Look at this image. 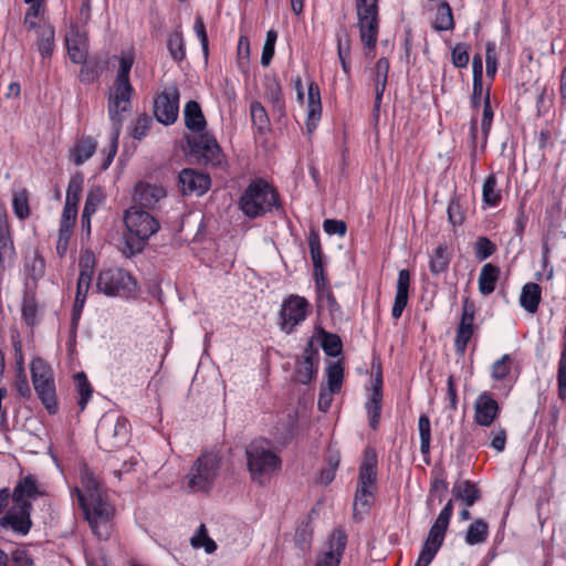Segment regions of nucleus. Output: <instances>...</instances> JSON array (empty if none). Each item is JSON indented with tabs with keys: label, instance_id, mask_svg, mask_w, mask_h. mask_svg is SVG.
<instances>
[{
	"label": "nucleus",
	"instance_id": "61",
	"mask_svg": "<svg viewBox=\"0 0 566 566\" xmlns=\"http://www.w3.org/2000/svg\"><path fill=\"white\" fill-rule=\"evenodd\" d=\"M94 264H95V259H94V254L91 251H85L84 253H82L80 256V262H78V266H80L78 277L92 281Z\"/></svg>",
	"mask_w": 566,
	"mask_h": 566
},
{
	"label": "nucleus",
	"instance_id": "60",
	"mask_svg": "<svg viewBox=\"0 0 566 566\" xmlns=\"http://www.w3.org/2000/svg\"><path fill=\"white\" fill-rule=\"evenodd\" d=\"M447 213L448 220L453 227L461 226L463 223L464 214L461 209L459 198L457 196H453L450 199Z\"/></svg>",
	"mask_w": 566,
	"mask_h": 566
},
{
	"label": "nucleus",
	"instance_id": "47",
	"mask_svg": "<svg viewBox=\"0 0 566 566\" xmlns=\"http://www.w3.org/2000/svg\"><path fill=\"white\" fill-rule=\"evenodd\" d=\"M105 195L101 187H94L90 189L86 195L84 208L82 213H86V216H93L97 208L104 202Z\"/></svg>",
	"mask_w": 566,
	"mask_h": 566
},
{
	"label": "nucleus",
	"instance_id": "35",
	"mask_svg": "<svg viewBox=\"0 0 566 566\" xmlns=\"http://www.w3.org/2000/svg\"><path fill=\"white\" fill-rule=\"evenodd\" d=\"M433 28L437 31H451L454 29L453 12L450 4L446 0H441L437 4Z\"/></svg>",
	"mask_w": 566,
	"mask_h": 566
},
{
	"label": "nucleus",
	"instance_id": "39",
	"mask_svg": "<svg viewBox=\"0 0 566 566\" xmlns=\"http://www.w3.org/2000/svg\"><path fill=\"white\" fill-rule=\"evenodd\" d=\"M167 49L175 62L179 63L186 59V43L181 31L176 30L168 35Z\"/></svg>",
	"mask_w": 566,
	"mask_h": 566
},
{
	"label": "nucleus",
	"instance_id": "54",
	"mask_svg": "<svg viewBox=\"0 0 566 566\" xmlns=\"http://www.w3.org/2000/svg\"><path fill=\"white\" fill-rule=\"evenodd\" d=\"M277 40V32L274 30H269L266 32V39L263 45L262 55H261V64L263 66H269L275 52V43Z\"/></svg>",
	"mask_w": 566,
	"mask_h": 566
},
{
	"label": "nucleus",
	"instance_id": "64",
	"mask_svg": "<svg viewBox=\"0 0 566 566\" xmlns=\"http://www.w3.org/2000/svg\"><path fill=\"white\" fill-rule=\"evenodd\" d=\"M310 253L313 262V268L323 265V252L321 248L319 238L316 234H312L308 238Z\"/></svg>",
	"mask_w": 566,
	"mask_h": 566
},
{
	"label": "nucleus",
	"instance_id": "18",
	"mask_svg": "<svg viewBox=\"0 0 566 566\" xmlns=\"http://www.w3.org/2000/svg\"><path fill=\"white\" fill-rule=\"evenodd\" d=\"M178 178H179L180 190L186 196H189L192 193H195L197 196H201L208 191V189L210 188V185H211L209 175L198 172V171H196L193 169H189V168L182 169L179 172Z\"/></svg>",
	"mask_w": 566,
	"mask_h": 566
},
{
	"label": "nucleus",
	"instance_id": "43",
	"mask_svg": "<svg viewBox=\"0 0 566 566\" xmlns=\"http://www.w3.org/2000/svg\"><path fill=\"white\" fill-rule=\"evenodd\" d=\"M369 426L375 430L378 428L380 421V415L382 409V396L376 391V394H371L369 399L365 405Z\"/></svg>",
	"mask_w": 566,
	"mask_h": 566
},
{
	"label": "nucleus",
	"instance_id": "11",
	"mask_svg": "<svg viewBox=\"0 0 566 566\" xmlns=\"http://www.w3.org/2000/svg\"><path fill=\"white\" fill-rule=\"evenodd\" d=\"M188 145L191 154L205 165L222 168L226 164L224 154L214 136L209 133H202L198 136L188 138Z\"/></svg>",
	"mask_w": 566,
	"mask_h": 566
},
{
	"label": "nucleus",
	"instance_id": "16",
	"mask_svg": "<svg viewBox=\"0 0 566 566\" xmlns=\"http://www.w3.org/2000/svg\"><path fill=\"white\" fill-rule=\"evenodd\" d=\"M347 544L343 530H335L328 541V549L317 555L315 566H339Z\"/></svg>",
	"mask_w": 566,
	"mask_h": 566
},
{
	"label": "nucleus",
	"instance_id": "10",
	"mask_svg": "<svg viewBox=\"0 0 566 566\" xmlns=\"http://www.w3.org/2000/svg\"><path fill=\"white\" fill-rule=\"evenodd\" d=\"M360 40L367 49H375L379 29L377 0H356Z\"/></svg>",
	"mask_w": 566,
	"mask_h": 566
},
{
	"label": "nucleus",
	"instance_id": "53",
	"mask_svg": "<svg viewBox=\"0 0 566 566\" xmlns=\"http://www.w3.org/2000/svg\"><path fill=\"white\" fill-rule=\"evenodd\" d=\"M85 302L86 301H83V298L75 297L73 310H72L71 326H70V339H69L70 345H73L76 342L77 328H78V324H80V319L82 316V312H83Z\"/></svg>",
	"mask_w": 566,
	"mask_h": 566
},
{
	"label": "nucleus",
	"instance_id": "5",
	"mask_svg": "<svg viewBox=\"0 0 566 566\" xmlns=\"http://www.w3.org/2000/svg\"><path fill=\"white\" fill-rule=\"evenodd\" d=\"M220 462L217 453H201L186 475V488L190 492H209L218 476Z\"/></svg>",
	"mask_w": 566,
	"mask_h": 566
},
{
	"label": "nucleus",
	"instance_id": "36",
	"mask_svg": "<svg viewBox=\"0 0 566 566\" xmlns=\"http://www.w3.org/2000/svg\"><path fill=\"white\" fill-rule=\"evenodd\" d=\"M502 200L501 190L497 188V179L494 174L489 175L482 186V201L490 208H495Z\"/></svg>",
	"mask_w": 566,
	"mask_h": 566
},
{
	"label": "nucleus",
	"instance_id": "21",
	"mask_svg": "<svg viewBox=\"0 0 566 566\" xmlns=\"http://www.w3.org/2000/svg\"><path fill=\"white\" fill-rule=\"evenodd\" d=\"M317 357L318 350L314 348L312 342H310L304 349L302 359L296 363L294 376L298 382L307 385L312 381L317 373L315 368Z\"/></svg>",
	"mask_w": 566,
	"mask_h": 566
},
{
	"label": "nucleus",
	"instance_id": "37",
	"mask_svg": "<svg viewBox=\"0 0 566 566\" xmlns=\"http://www.w3.org/2000/svg\"><path fill=\"white\" fill-rule=\"evenodd\" d=\"M73 381L76 392L78 395L77 403L80 406V409L83 411L92 397L93 387L90 384L84 371L76 373L73 377Z\"/></svg>",
	"mask_w": 566,
	"mask_h": 566
},
{
	"label": "nucleus",
	"instance_id": "46",
	"mask_svg": "<svg viewBox=\"0 0 566 566\" xmlns=\"http://www.w3.org/2000/svg\"><path fill=\"white\" fill-rule=\"evenodd\" d=\"M250 113L253 125L260 133H264L269 129L270 119L268 113L260 102H253L250 105Z\"/></svg>",
	"mask_w": 566,
	"mask_h": 566
},
{
	"label": "nucleus",
	"instance_id": "19",
	"mask_svg": "<svg viewBox=\"0 0 566 566\" xmlns=\"http://www.w3.org/2000/svg\"><path fill=\"white\" fill-rule=\"evenodd\" d=\"M38 480L34 475L28 474L17 482L13 488L11 499L13 503L20 505H32V502L42 495Z\"/></svg>",
	"mask_w": 566,
	"mask_h": 566
},
{
	"label": "nucleus",
	"instance_id": "6",
	"mask_svg": "<svg viewBox=\"0 0 566 566\" xmlns=\"http://www.w3.org/2000/svg\"><path fill=\"white\" fill-rule=\"evenodd\" d=\"M34 390L50 415L57 412V398L52 367L43 358L35 357L30 364Z\"/></svg>",
	"mask_w": 566,
	"mask_h": 566
},
{
	"label": "nucleus",
	"instance_id": "22",
	"mask_svg": "<svg viewBox=\"0 0 566 566\" xmlns=\"http://www.w3.org/2000/svg\"><path fill=\"white\" fill-rule=\"evenodd\" d=\"M306 108V129L308 134H312L317 128L322 117L321 90L315 82L308 84Z\"/></svg>",
	"mask_w": 566,
	"mask_h": 566
},
{
	"label": "nucleus",
	"instance_id": "15",
	"mask_svg": "<svg viewBox=\"0 0 566 566\" xmlns=\"http://www.w3.org/2000/svg\"><path fill=\"white\" fill-rule=\"evenodd\" d=\"M32 510L33 505L13 503L0 518V526L6 530H11L18 535H27L32 527Z\"/></svg>",
	"mask_w": 566,
	"mask_h": 566
},
{
	"label": "nucleus",
	"instance_id": "26",
	"mask_svg": "<svg viewBox=\"0 0 566 566\" xmlns=\"http://www.w3.org/2000/svg\"><path fill=\"white\" fill-rule=\"evenodd\" d=\"M35 32L38 34L36 49L42 57V63L44 64L45 61L52 56L55 48L54 28L49 22L43 21L39 24Z\"/></svg>",
	"mask_w": 566,
	"mask_h": 566
},
{
	"label": "nucleus",
	"instance_id": "31",
	"mask_svg": "<svg viewBox=\"0 0 566 566\" xmlns=\"http://www.w3.org/2000/svg\"><path fill=\"white\" fill-rule=\"evenodd\" d=\"M542 300V289L537 283H526L520 295V305L530 314L538 310Z\"/></svg>",
	"mask_w": 566,
	"mask_h": 566
},
{
	"label": "nucleus",
	"instance_id": "20",
	"mask_svg": "<svg viewBox=\"0 0 566 566\" xmlns=\"http://www.w3.org/2000/svg\"><path fill=\"white\" fill-rule=\"evenodd\" d=\"M167 191L161 185L139 181L135 186L134 201L140 207L155 209L157 203L166 198Z\"/></svg>",
	"mask_w": 566,
	"mask_h": 566
},
{
	"label": "nucleus",
	"instance_id": "49",
	"mask_svg": "<svg viewBox=\"0 0 566 566\" xmlns=\"http://www.w3.org/2000/svg\"><path fill=\"white\" fill-rule=\"evenodd\" d=\"M441 546V543H436L433 541L431 542L430 538L426 537V541L422 545L421 552L415 566H429Z\"/></svg>",
	"mask_w": 566,
	"mask_h": 566
},
{
	"label": "nucleus",
	"instance_id": "12",
	"mask_svg": "<svg viewBox=\"0 0 566 566\" xmlns=\"http://www.w3.org/2000/svg\"><path fill=\"white\" fill-rule=\"evenodd\" d=\"M311 310L312 306L305 297L296 294L290 295L281 305V329L286 334H291L297 325L307 318Z\"/></svg>",
	"mask_w": 566,
	"mask_h": 566
},
{
	"label": "nucleus",
	"instance_id": "50",
	"mask_svg": "<svg viewBox=\"0 0 566 566\" xmlns=\"http://www.w3.org/2000/svg\"><path fill=\"white\" fill-rule=\"evenodd\" d=\"M82 190L83 177L80 175L72 177L66 189L65 205L77 207L81 199Z\"/></svg>",
	"mask_w": 566,
	"mask_h": 566
},
{
	"label": "nucleus",
	"instance_id": "42",
	"mask_svg": "<svg viewBox=\"0 0 566 566\" xmlns=\"http://www.w3.org/2000/svg\"><path fill=\"white\" fill-rule=\"evenodd\" d=\"M322 339V348L327 356L336 357L342 352V339L337 334L328 333L323 328L318 329Z\"/></svg>",
	"mask_w": 566,
	"mask_h": 566
},
{
	"label": "nucleus",
	"instance_id": "44",
	"mask_svg": "<svg viewBox=\"0 0 566 566\" xmlns=\"http://www.w3.org/2000/svg\"><path fill=\"white\" fill-rule=\"evenodd\" d=\"M418 431L420 437V452L422 455H427L430 452L431 443V423L427 415H420L418 419Z\"/></svg>",
	"mask_w": 566,
	"mask_h": 566
},
{
	"label": "nucleus",
	"instance_id": "38",
	"mask_svg": "<svg viewBox=\"0 0 566 566\" xmlns=\"http://www.w3.org/2000/svg\"><path fill=\"white\" fill-rule=\"evenodd\" d=\"M489 535V525L482 518L471 523L465 533V543L468 545H478L486 541Z\"/></svg>",
	"mask_w": 566,
	"mask_h": 566
},
{
	"label": "nucleus",
	"instance_id": "29",
	"mask_svg": "<svg viewBox=\"0 0 566 566\" xmlns=\"http://www.w3.org/2000/svg\"><path fill=\"white\" fill-rule=\"evenodd\" d=\"M74 492L78 502L81 497L88 500L91 495L96 497L104 494L99 481L86 469L81 474V488H75Z\"/></svg>",
	"mask_w": 566,
	"mask_h": 566
},
{
	"label": "nucleus",
	"instance_id": "32",
	"mask_svg": "<svg viewBox=\"0 0 566 566\" xmlns=\"http://www.w3.org/2000/svg\"><path fill=\"white\" fill-rule=\"evenodd\" d=\"M500 276L499 266L492 263H485L479 275V291L482 295H490L494 292L496 282Z\"/></svg>",
	"mask_w": 566,
	"mask_h": 566
},
{
	"label": "nucleus",
	"instance_id": "25",
	"mask_svg": "<svg viewBox=\"0 0 566 566\" xmlns=\"http://www.w3.org/2000/svg\"><path fill=\"white\" fill-rule=\"evenodd\" d=\"M453 515V501L449 500L443 509L440 511L438 517L429 530L427 535L428 538L432 542H439L443 544L446 533L448 531L450 520Z\"/></svg>",
	"mask_w": 566,
	"mask_h": 566
},
{
	"label": "nucleus",
	"instance_id": "51",
	"mask_svg": "<svg viewBox=\"0 0 566 566\" xmlns=\"http://www.w3.org/2000/svg\"><path fill=\"white\" fill-rule=\"evenodd\" d=\"M328 389L332 392L340 390L344 377V369L339 363L331 364L326 369Z\"/></svg>",
	"mask_w": 566,
	"mask_h": 566
},
{
	"label": "nucleus",
	"instance_id": "3",
	"mask_svg": "<svg viewBox=\"0 0 566 566\" xmlns=\"http://www.w3.org/2000/svg\"><path fill=\"white\" fill-rule=\"evenodd\" d=\"M247 465L253 482L264 485L281 469V458L269 440L252 441L245 448Z\"/></svg>",
	"mask_w": 566,
	"mask_h": 566
},
{
	"label": "nucleus",
	"instance_id": "14",
	"mask_svg": "<svg viewBox=\"0 0 566 566\" xmlns=\"http://www.w3.org/2000/svg\"><path fill=\"white\" fill-rule=\"evenodd\" d=\"M179 90L176 86L166 87L154 101V115L165 125H172L179 114Z\"/></svg>",
	"mask_w": 566,
	"mask_h": 566
},
{
	"label": "nucleus",
	"instance_id": "1",
	"mask_svg": "<svg viewBox=\"0 0 566 566\" xmlns=\"http://www.w3.org/2000/svg\"><path fill=\"white\" fill-rule=\"evenodd\" d=\"M119 67L117 70L114 87L109 93L107 111L113 125L111 135V147L104 167H108L117 153L118 138L126 115L132 108V95L134 87L129 80V74L134 65V55L132 52L122 53L118 57Z\"/></svg>",
	"mask_w": 566,
	"mask_h": 566
},
{
	"label": "nucleus",
	"instance_id": "41",
	"mask_svg": "<svg viewBox=\"0 0 566 566\" xmlns=\"http://www.w3.org/2000/svg\"><path fill=\"white\" fill-rule=\"evenodd\" d=\"M557 392L558 398L566 400V328L562 338V353L557 369Z\"/></svg>",
	"mask_w": 566,
	"mask_h": 566
},
{
	"label": "nucleus",
	"instance_id": "23",
	"mask_svg": "<svg viewBox=\"0 0 566 566\" xmlns=\"http://www.w3.org/2000/svg\"><path fill=\"white\" fill-rule=\"evenodd\" d=\"M390 63L387 57H380L371 71V81L375 91L374 111L379 112L382 96L388 83Z\"/></svg>",
	"mask_w": 566,
	"mask_h": 566
},
{
	"label": "nucleus",
	"instance_id": "9",
	"mask_svg": "<svg viewBox=\"0 0 566 566\" xmlns=\"http://www.w3.org/2000/svg\"><path fill=\"white\" fill-rule=\"evenodd\" d=\"M96 290L106 296L129 298L136 291V281L122 269H106L97 276Z\"/></svg>",
	"mask_w": 566,
	"mask_h": 566
},
{
	"label": "nucleus",
	"instance_id": "58",
	"mask_svg": "<svg viewBox=\"0 0 566 566\" xmlns=\"http://www.w3.org/2000/svg\"><path fill=\"white\" fill-rule=\"evenodd\" d=\"M265 92L268 97L273 102L279 109L283 108L282 90L279 81L275 77H269L265 82Z\"/></svg>",
	"mask_w": 566,
	"mask_h": 566
},
{
	"label": "nucleus",
	"instance_id": "62",
	"mask_svg": "<svg viewBox=\"0 0 566 566\" xmlns=\"http://www.w3.org/2000/svg\"><path fill=\"white\" fill-rule=\"evenodd\" d=\"M36 313L38 307L34 297L25 295L22 302V318L29 326L34 325Z\"/></svg>",
	"mask_w": 566,
	"mask_h": 566
},
{
	"label": "nucleus",
	"instance_id": "4",
	"mask_svg": "<svg viewBox=\"0 0 566 566\" xmlns=\"http://www.w3.org/2000/svg\"><path fill=\"white\" fill-rule=\"evenodd\" d=\"M377 454L367 449L359 465L358 482L354 499V517L367 514L374 503L377 491Z\"/></svg>",
	"mask_w": 566,
	"mask_h": 566
},
{
	"label": "nucleus",
	"instance_id": "27",
	"mask_svg": "<svg viewBox=\"0 0 566 566\" xmlns=\"http://www.w3.org/2000/svg\"><path fill=\"white\" fill-rule=\"evenodd\" d=\"M184 120L189 130L199 134L205 133L207 122L198 102L188 101L186 103L184 107Z\"/></svg>",
	"mask_w": 566,
	"mask_h": 566
},
{
	"label": "nucleus",
	"instance_id": "7",
	"mask_svg": "<svg viewBox=\"0 0 566 566\" xmlns=\"http://www.w3.org/2000/svg\"><path fill=\"white\" fill-rule=\"evenodd\" d=\"M96 441L99 448L111 452L126 444L129 438V423L124 417L105 413L96 427Z\"/></svg>",
	"mask_w": 566,
	"mask_h": 566
},
{
	"label": "nucleus",
	"instance_id": "63",
	"mask_svg": "<svg viewBox=\"0 0 566 566\" xmlns=\"http://www.w3.org/2000/svg\"><path fill=\"white\" fill-rule=\"evenodd\" d=\"M153 124V118L146 114L139 115L134 124L132 135L135 139L140 140L146 136Z\"/></svg>",
	"mask_w": 566,
	"mask_h": 566
},
{
	"label": "nucleus",
	"instance_id": "13",
	"mask_svg": "<svg viewBox=\"0 0 566 566\" xmlns=\"http://www.w3.org/2000/svg\"><path fill=\"white\" fill-rule=\"evenodd\" d=\"M124 222L129 233L139 241L145 242L159 230L158 220L139 207H130L126 210Z\"/></svg>",
	"mask_w": 566,
	"mask_h": 566
},
{
	"label": "nucleus",
	"instance_id": "56",
	"mask_svg": "<svg viewBox=\"0 0 566 566\" xmlns=\"http://www.w3.org/2000/svg\"><path fill=\"white\" fill-rule=\"evenodd\" d=\"M496 251V245L486 237L478 238L474 252L479 261H484Z\"/></svg>",
	"mask_w": 566,
	"mask_h": 566
},
{
	"label": "nucleus",
	"instance_id": "30",
	"mask_svg": "<svg viewBox=\"0 0 566 566\" xmlns=\"http://www.w3.org/2000/svg\"><path fill=\"white\" fill-rule=\"evenodd\" d=\"M451 492L454 499L461 501L468 507L472 506L481 497L480 490L469 480L457 481Z\"/></svg>",
	"mask_w": 566,
	"mask_h": 566
},
{
	"label": "nucleus",
	"instance_id": "57",
	"mask_svg": "<svg viewBox=\"0 0 566 566\" xmlns=\"http://www.w3.org/2000/svg\"><path fill=\"white\" fill-rule=\"evenodd\" d=\"M30 4L28 8L25 15H24V25L28 30H38L39 22L36 19L40 17L41 12L43 11L41 1H34V2H27Z\"/></svg>",
	"mask_w": 566,
	"mask_h": 566
},
{
	"label": "nucleus",
	"instance_id": "8",
	"mask_svg": "<svg viewBox=\"0 0 566 566\" xmlns=\"http://www.w3.org/2000/svg\"><path fill=\"white\" fill-rule=\"evenodd\" d=\"M78 504L84 512L92 532L98 539H107L111 534V521L114 514V507L106 500L105 495L103 494L96 497L91 496L88 500L81 497Z\"/></svg>",
	"mask_w": 566,
	"mask_h": 566
},
{
	"label": "nucleus",
	"instance_id": "34",
	"mask_svg": "<svg viewBox=\"0 0 566 566\" xmlns=\"http://www.w3.org/2000/svg\"><path fill=\"white\" fill-rule=\"evenodd\" d=\"M451 255L446 244H439L430 254L429 270L433 276H438L449 269Z\"/></svg>",
	"mask_w": 566,
	"mask_h": 566
},
{
	"label": "nucleus",
	"instance_id": "28",
	"mask_svg": "<svg viewBox=\"0 0 566 566\" xmlns=\"http://www.w3.org/2000/svg\"><path fill=\"white\" fill-rule=\"evenodd\" d=\"M97 143L91 136L80 137L71 150L73 163L81 166L86 163L96 151Z\"/></svg>",
	"mask_w": 566,
	"mask_h": 566
},
{
	"label": "nucleus",
	"instance_id": "2",
	"mask_svg": "<svg viewBox=\"0 0 566 566\" xmlns=\"http://www.w3.org/2000/svg\"><path fill=\"white\" fill-rule=\"evenodd\" d=\"M279 207V193L262 178L252 179L239 199L242 213L251 219L263 217Z\"/></svg>",
	"mask_w": 566,
	"mask_h": 566
},
{
	"label": "nucleus",
	"instance_id": "33",
	"mask_svg": "<svg viewBox=\"0 0 566 566\" xmlns=\"http://www.w3.org/2000/svg\"><path fill=\"white\" fill-rule=\"evenodd\" d=\"M15 258V250L8 226L0 227V266L10 268Z\"/></svg>",
	"mask_w": 566,
	"mask_h": 566
},
{
	"label": "nucleus",
	"instance_id": "17",
	"mask_svg": "<svg viewBox=\"0 0 566 566\" xmlns=\"http://www.w3.org/2000/svg\"><path fill=\"white\" fill-rule=\"evenodd\" d=\"M500 415L497 401L488 391H483L474 401V421L481 427H490Z\"/></svg>",
	"mask_w": 566,
	"mask_h": 566
},
{
	"label": "nucleus",
	"instance_id": "40",
	"mask_svg": "<svg viewBox=\"0 0 566 566\" xmlns=\"http://www.w3.org/2000/svg\"><path fill=\"white\" fill-rule=\"evenodd\" d=\"M493 118H494V112L491 106L490 90H488V92L483 98V114H482V120H481V130H482L481 148L482 149H484L486 146L489 134L492 128Z\"/></svg>",
	"mask_w": 566,
	"mask_h": 566
},
{
	"label": "nucleus",
	"instance_id": "55",
	"mask_svg": "<svg viewBox=\"0 0 566 566\" xmlns=\"http://www.w3.org/2000/svg\"><path fill=\"white\" fill-rule=\"evenodd\" d=\"M452 64L454 67L464 69L468 66L470 56H469V45L464 42H459L454 45L451 52Z\"/></svg>",
	"mask_w": 566,
	"mask_h": 566
},
{
	"label": "nucleus",
	"instance_id": "45",
	"mask_svg": "<svg viewBox=\"0 0 566 566\" xmlns=\"http://www.w3.org/2000/svg\"><path fill=\"white\" fill-rule=\"evenodd\" d=\"M190 543L193 548L202 547L207 554H212L217 549V544L208 536L205 524H200L197 533L191 537Z\"/></svg>",
	"mask_w": 566,
	"mask_h": 566
},
{
	"label": "nucleus",
	"instance_id": "59",
	"mask_svg": "<svg viewBox=\"0 0 566 566\" xmlns=\"http://www.w3.org/2000/svg\"><path fill=\"white\" fill-rule=\"evenodd\" d=\"M12 207L15 216L24 220L30 216L28 196L25 191L18 192L13 196Z\"/></svg>",
	"mask_w": 566,
	"mask_h": 566
},
{
	"label": "nucleus",
	"instance_id": "24",
	"mask_svg": "<svg viewBox=\"0 0 566 566\" xmlns=\"http://www.w3.org/2000/svg\"><path fill=\"white\" fill-rule=\"evenodd\" d=\"M410 287V272L402 269L398 273L396 284V296L391 308V316L395 319H399L402 315L403 310L408 304Z\"/></svg>",
	"mask_w": 566,
	"mask_h": 566
},
{
	"label": "nucleus",
	"instance_id": "48",
	"mask_svg": "<svg viewBox=\"0 0 566 566\" xmlns=\"http://www.w3.org/2000/svg\"><path fill=\"white\" fill-rule=\"evenodd\" d=\"M473 332L474 325L459 324L454 339V348L458 355H464Z\"/></svg>",
	"mask_w": 566,
	"mask_h": 566
},
{
	"label": "nucleus",
	"instance_id": "52",
	"mask_svg": "<svg viewBox=\"0 0 566 566\" xmlns=\"http://www.w3.org/2000/svg\"><path fill=\"white\" fill-rule=\"evenodd\" d=\"M512 358L509 354L503 355L492 365V378L494 380H505L511 374Z\"/></svg>",
	"mask_w": 566,
	"mask_h": 566
}]
</instances>
